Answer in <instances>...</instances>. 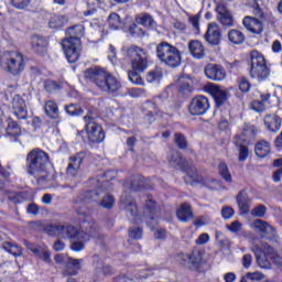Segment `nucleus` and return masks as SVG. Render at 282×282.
Returning a JSON list of instances; mask_svg holds the SVG:
<instances>
[{"mask_svg":"<svg viewBox=\"0 0 282 282\" xmlns=\"http://www.w3.org/2000/svg\"><path fill=\"white\" fill-rule=\"evenodd\" d=\"M121 52L124 61H130L131 70L128 72L130 83L144 87V79L140 74L149 68V52L135 44L123 46Z\"/></svg>","mask_w":282,"mask_h":282,"instance_id":"nucleus-1","label":"nucleus"},{"mask_svg":"<svg viewBox=\"0 0 282 282\" xmlns=\"http://www.w3.org/2000/svg\"><path fill=\"white\" fill-rule=\"evenodd\" d=\"M84 78L87 83L95 85L104 94L118 96L122 89V82L113 74L100 66H93L84 72Z\"/></svg>","mask_w":282,"mask_h":282,"instance_id":"nucleus-2","label":"nucleus"},{"mask_svg":"<svg viewBox=\"0 0 282 282\" xmlns=\"http://www.w3.org/2000/svg\"><path fill=\"white\" fill-rule=\"evenodd\" d=\"M68 37L62 40V50L68 63H76L80 58V39L85 36V25L75 24L66 30Z\"/></svg>","mask_w":282,"mask_h":282,"instance_id":"nucleus-3","label":"nucleus"},{"mask_svg":"<svg viewBox=\"0 0 282 282\" xmlns=\"http://www.w3.org/2000/svg\"><path fill=\"white\" fill-rule=\"evenodd\" d=\"M167 162L172 169L186 173L187 176L184 177L185 184H189L191 186H194V184H199V174L197 173V167L188 163V161L182 156V152L178 150H173L167 158Z\"/></svg>","mask_w":282,"mask_h":282,"instance_id":"nucleus-4","label":"nucleus"},{"mask_svg":"<svg viewBox=\"0 0 282 282\" xmlns=\"http://www.w3.org/2000/svg\"><path fill=\"white\" fill-rule=\"evenodd\" d=\"M84 129L77 131V138L82 139V142H88V144H101L105 142L106 133L102 126L96 122V118L91 116L84 117Z\"/></svg>","mask_w":282,"mask_h":282,"instance_id":"nucleus-5","label":"nucleus"},{"mask_svg":"<svg viewBox=\"0 0 282 282\" xmlns=\"http://www.w3.org/2000/svg\"><path fill=\"white\" fill-rule=\"evenodd\" d=\"M0 67L11 76H19L25 70V57L19 51H4L0 56Z\"/></svg>","mask_w":282,"mask_h":282,"instance_id":"nucleus-6","label":"nucleus"},{"mask_svg":"<svg viewBox=\"0 0 282 282\" xmlns=\"http://www.w3.org/2000/svg\"><path fill=\"white\" fill-rule=\"evenodd\" d=\"M156 58L166 65V67H171L175 69L182 65V52L177 46L163 41L156 45Z\"/></svg>","mask_w":282,"mask_h":282,"instance_id":"nucleus-7","label":"nucleus"},{"mask_svg":"<svg viewBox=\"0 0 282 282\" xmlns=\"http://www.w3.org/2000/svg\"><path fill=\"white\" fill-rule=\"evenodd\" d=\"M25 164L29 175H34L35 173H47L50 154L41 148H35L26 154Z\"/></svg>","mask_w":282,"mask_h":282,"instance_id":"nucleus-8","label":"nucleus"},{"mask_svg":"<svg viewBox=\"0 0 282 282\" xmlns=\"http://www.w3.org/2000/svg\"><path fill=\"white\" fill-rule=\"evenodd\" d=\"M253 252L256 254V261L262 270H270L272 263L278 268H282V257L276 253V250L272 246L265 245L264 249L254 246Z\"/></svg>","mask_w":282,"mask_h":282,"instance_id":"nucleus-9","label":"nucleus"},{"mask_svg":"<svg viewBox=\"0 0 282 282\" xmlns=\"http://www.w3.org/2000/svg\"><path fill=\"white\" fill-rule=\"evenodd\" d=\"M249 76L252 78H258V80H263L270 76V68H268V63L265 57L259 51H251L249 54Z\"/></svg>","mask_w":282,"mask_h":282,"instance_id":"nucleus-10","label":"nucleus"},{"mask_svg":"<svg viewBox=\"0 0 282 282\" xmlns=\"http://www.w3.org/2000/svg\"><path fill=\"white\" fill-rule=\"evenodd\" d=\"M210 109V100L204 95H196L188 104L189 116H206Z\"/></svg>","mask_w":282,"mask_h":282,"instance_id":"nucleus-11","label":"nucleus"},{"mask_svg":"<svg viewBox=\"0 0 282 282\" xmlns=\"http://www.w3.org/2000/svg\"><path fill=\"white\" fill-rule=\"evenodd\" d=\"M203 89L206 94L212 96L217 109H219V107H224L228 101V91L221 89V86L217 84L207 83Z\"/></svg>","mask_w":282,"mask_h":282,"instance_id":"nucleus-12","label":"nucleus"},{"mask_svg":"<svg viewBox=\"0 0 282 282\" xmlns=\"http://www.w3.org/2000/svg\"><path fill=\"white\" fill-rule=\"evenodd\" d=\"M11 109L18 120H28V105H25V99L21 95H14Z\"/></svg>","mask_w":282,"mask_h":282,"instance_id":"nucleus-13","label":"nucleus"},{"mask_svg":"<svg viewBox=\"0 0 282 282\" xmlns=\"http://www.w3.org/2000/svg\"><path fill=\"white\" fill-rule=\"evenodd\" d=\"M193 91H195V86H193L191 78L181 77L176 84L177 98H181V100H186V98H191Z\"/></svg>","mask_w":282,"mask_h":282,"instance_id":"nucleus-14","label":"nucleus"},{"mask_svg":"<svg viewBox=\"0 0 282 282\" xmlns=\"http://www.w3.org/2000/svg\"><path fill=\"white\" fill-rule=\"evenodd\" d=\"M204 72L206 78L215 83H220V80H225L226 78V68L219 64H207Z\"/></svg>","mask_w":282,"mask_h":282,"instance_id":"nucleus-15","label":"nucleus"},{"mask_svg":"<svg viewBox=\"0 0 282 282\" xmlns=\"http://www.w3.org/2000/svg\"><path fill=\"white\" fill-rule=\"evenodd\" d=\"M44 113L47 116V118L54 120L55 127H58V124L63 122V119L61 118V110H58V104H56L54 100L45 101Z\"/></svg>","mask_w":282,"mask_h":282,"instance_id":"nucleus-16","label":"nucleus"},{"mask_svg":"<svg viewBox=\"0 0 282 282\" xmlns=\"http://www.w3.org/2000/svg\"><path fill=\"white\" fill-rule=\"evenodd\" d=\"M242 25L246 28L247 32H250L251 34H262L264 30L263 22L250 15L243 18Z\"/></svg>","mask_w":282,"mask_h":282,"instance_id":"nucleus-17","label":"nucleus"},{"mask_svg":"<svg viewBox=\"0 0 282 282\" xmlns=\"http://www.w3.org/2000/svg\"><path fill=\"white\" fill-rule=\"evenodd\" d=\"M254 155L259 158V160H265V158H270L272 155V144L265 139H260L254 143Z\"/></svg>","mask_w":282,"mask_h":282,"instance_id":"nucleus-18","label":"nucleus"},{"mask_svg":"<svg viewBox=\"0 0 282 282\" xmlns=\"http://www.w3.org/2000/svg\"><path fill=\"white\" fill-rule=\"evenodd\" d=\"M205 41L209 45H219L221 43V29L216 23H209L205 33Z\"/></svg>","mask_w":282,"mask_h":282,"instance_id":"nucleus-19","label":"nucleus"},{"mask_svg":"<svg viewBox=\"0 0 282 282\" xmlns=\"http://www.w3.org/2000/svg\"><path fill=\"white\" fill-rule=\"evenodd\" d=\"M94 202H100L99 189H90L82 192L77 198L73 199V204H94Z\"/></svg>","mask_w":282,"mask_h":282,"instance_id":"nucleus-20","label":"nucleus"},{"mask_svg":"<svg viewBox=\"0 0 282 282\" xmlns=\"http://www.w3.org/2000/svg\"><path fill=\"white\" fill-rule=\"evenodd\" d=\"M264 127L270 133H278L281 130L282 119L276 113H270L264 116Z\"/></svg>","mask_w":282,"mask_h":282,"instance_id":"nucleus-21","label":"nucleus"},{"mask_svg":"<svg viewBox=\"0 0 282 282\" xmlns=\"http://www.w3.org/2000/svg\"><path fill=\"white\" fill-rule=\"evenodd\" d=\"M188 50L189 54L193 56V58H196V61H202L206 57V46H204V43L198 40H192L188 42Z\"/></svg>","mask_w":282,"mask_h":282,"instance_id":"nucleus-22","label":"nucleus"},{"mask_svg":"<svg viewBox=\"0 0 282 282\" xmlns=\"http://www.w3.org/2000/svg\"><path fill=\"white\" fill-rule=\"evenodd\" d=\"M31 47L35 54L45 56L47 54V40L41 35H33L31 37Z\"/></svg>","mask_w":282,"mask_h":282,"instance_id":"nucleus-23","label":"nucleus"},{"mask_svg":"<svg viewBox=\"0 0 282 282\" xmlns=\"http://www.w3.org/2000/svg\"><path fill=\"white\" fill-rule=\"evenodd\" d=\"M144 215L149 217L151 221H155L158 215H160L158 202L153 199V195L151 194L148 195V199L144 204Z\"/></svg>","mask_w":282,"mask_h":282,"instance_id":"nucleus-24","label":"nucleus"},{"mask_svg":"<svg viewBox=\"0 0 282 282\" xmlns=\"http://www.w3.org/2000/svg\"><path fill=\"white\" fill-rule=\"evenodd\" d=\"M67 23H69V18H67V15L54 13L48 20V28L55 30V32H61V30L65 29Z\"/></svg>","mask_w":282,"mask_h":282,"instance_id":"nucleus-25","label":"nucleus"},{"mask_svg":"<svg viewBox=\"0 0 282 282\" xmlns=\"http://www.w3.org/2000/svg\"><path fill=\"white\" fill-rule=\"evenodd\" d=\"M236 202L241 215H248L250 213V202H252V199H250L246 189L238 193Z\"/></svg>","mask_w":282,"mask_h":282,"instance_id":"nucleus-26","label":"nucleus"},{"mask_svg":"<svg viewBox=\"0 0 282 282\" xmlns=\"http://www.w3.org/2000/svg\"><path fill=\"white\" fill-rule=\"evenodd\" d=\"M64 232L66 234L67 239H74L75 241H89V235L85 231L78 230L75 226H64Z\"/></svg>","mask_w":282,"mask_h":282,"instance_id":"nucleus-27","label":"nucleus"},{"mask_svg":"<svg viewBox=\"0 0 282 282\" xmlns=\"http://www.w3.org/2000/svg\"><path fill=\"white\" fill-rule=\"evenodd\" d=\"M176 217L180 219V221L187 223L195 217L193 214V207H191V204L184 203L180 206V208L176 210Z\"/></svg>","mask_w":282,"mask_h":282,"instance_id":"nucleus-28","label":"nucleus"},{"mask_svg":"<svg viewBox=\"0 0 282 282\" xmlns=\"http://www.w3.org/2000/svg\"><path fill=\"white\" fill-rule=\"evenodd\" d=\"M217 12H218L219 23H221L227 28H232V25H235V19L232 18V14L230 13V11L226 9V7H219L217 9Z\"/></svg>","mask_w":282,"mask_h":282,"instance_id":"nucleus-29","label":"nucleus"},{"mask_svg":"<svg viewBox=\"0 0 282 282\" xmlns=\"http://www.w3.org/2000/svg\"><path fill=\"white\" fill-rule=\"evenodd\" d=\"M42 230L48 237H61V235H65V225L46 224L43 225Z\"/></svg>","mask_w":282,"mask_h":282,"instance_id":"nucleus-30","label":"nucleus"},{"mask_svg":"<svg viewBox=\"0 0 282 282\" xmlns=\"http://www.w3.org/2000/svg\"><path fill=\"white\" fill-rule=\"evenodd\" d=\"M8 138L13 142H19V138H21V126L17 121H10L6 129Z\"/></svg>","mask_w":282,"mask_h":282,"instance_id":"nucleus-31","label":"nucleus"},{"mask_svg":"<svg viewBox=\"0 0 282 282\" xmlns=\"http://www.w3.org/2000/svg\"><path fill=\"white\" fill-rule=\"evenodd\" d=\"M80 270V260L68 258V261L65 263V274L67 276H76Z\"/></svg>","mask_w":282,"mask_h":282,"instance_id":"nucleus-32","label":"nucleus"},{"mask_svg":"<svg viewBox=\"0 0 282 282\" xmlns=\"http://www.w3.org/2000/svg\"><path fill=\"white\" fill-rule=\"evenodd\" d=\"M227 39L232 45H241L246 41V35L238 29H231L227 33Z\"/></svg>","mask_w":282,"mask_h":282,"instance_id":"nucleus-33","label":"nucleus"},{"mask_svg":"<svg viewBox=\"0 0 282 282\" xmlns=\"http://www.w3.org/2000/svg\"><path fill=\"white\" fill-rule=\"evenodd\" d=\"M270 98H272V95H270V93L260 95V100H253L251 102V109H253V111H257L258 113L265 111V102H268Z\"/></svg>","mask_w":282,"mask_h":282,"instance_id":"nucleus-34","label":"nucleus"},{"mask_svg":"<svg viewBox=\"0 0 282 282\" xmlns=\"http://www.w3.org/2000/svg\"><path fill=\"white\" fill-rule=\"evenodd\" d=\"M126 210L129 213L130 217H132V224L138 225L142 221V215H140L138 210V205L135 202H130L126 205Z\"/></svg>","mask_w":282,"mask_h":282,"instance_id":"nucleus-35","label":"nucleus"},{"mask_svg":"<svg viewBox=\"0 0 282 282\" xmlns=\"http://www.w3.org/2000/svg\"><path fill=\"white\" fill-rule=\"evenodd\" d=\"M43 85L46 94H58L63 89V83L54 79H45Z\"/></svg>","mask_w":282,"mask_h":282,"instance_id":"nucleus-36","label":"nucleus"},{"mask_svg":"<svg viewBox=\"0 0 282 282\" xmlns=\"http://www.w3.org/2000/svg\"><path fill=\"white\" fill-rule=\"evenodd\" d=\"M2 248L6 250V252H9V254H12L13 257H21V254H23V248L12 242H3Z\"/></svg>","mask_w":282,"mask_h":282,"instance_id":"nucleus-37","label":"nucleus"},{"mask_svg":"<svg viewBox=\"0 0 282 282\" xmlns=\"http://www.w3.org/2000/svg\"><path fill=\"white\" fill-rule=\"evenodd\" d=\"M218 173L220 177L227 182V184H232V174H230V170L228 169V164L221 161L218 164Z\"/></svg>","mask_w":282,"mask_h":282,"instance_id":"nucleus-38","label":"nucleus"},{"mask_svg":"<svg viewBox=\"0 0 282 282\" xmlns=\"http://www.w3.org/2000/svg\"><path fill=\"white\" fill-rule=\"evenodd\" d=\"M174 143L181 151H186V149H188V139H186V135L182 132L174 133Z\"/></svg>","mask_w":282,"mask_h":282,"instance_id":"nucleus-39","label":"nucleus"},{"mask_svg":"<svg viewBox=\"0 0 282 282\" xmlns=\"http://www.w3.org/2000/svg\"><path fill=\"white\" fill-rule=\"evenodd\" d=\"M108 25L110 30H120L122 25V20H120V14L112 12L108 17Z\"/></svg>","mask_w":282,"mask_h":282,"instance_id":"nucleus-40","label":"nucleus"},{"mask_svg":"<svg viewBox=\"0 0 282 282\" xmlns=\"http://www.w3.org/2000/svg\"><path fill=\"white\" fill-rule=\"evenodd\" d=\"M86 158H87V152L85 151L77 152L76 154L69 156V162H70L69 164H73L74 166H77L80 169Z\"/></svg>","mask_w":282,"mask_h":282,"instance_id":"nucleus-41","label":"nucleus"},{"mask_svg":"<svg viewBox=\"0 0 282 282\" xmlns=\"http://www.w3.org/2000/svg\"><path fill=\"white\" fill-rule=\"evenodd\" d=\"M101 208H105L106 210H111L113 206H116V197L111 194H106L104 198L98 203Z\"/></svg>","mask_w":282,"mask_h":282,"instance_id":"nucleus-42","label":"nucleus"},{"mask_svg":"<svg viewBox=\"0 0 282 282\" xmlns=\"http://www.w3.org/2000/svg\"><path fill=\"white\" fill-rule=\"evenodd\" d=\"M189 263L194 270H199L202 268V253L199 251H193L189 257Z\"/></svg>","mask_w":282,"mask_h":282,"instance_id":"nucleus-43","label":"nucleus"},{"mask_svg":"<svg viewBox=\"0 0 282 282\" xmlns=\"http://www.w3.org/2000/svg\"><path fill=\"white\" fill-rule=\"evenodd\" d=\"M65 111L66 113H68V116H72V117L83 116V113H85V111L80 106H78V104H70L66 106Z\"/></svg>","mask_w":282,"mask_h":282,"instance_id":"nucleus-44","label":"nucleus"},{"mask_svg":"<svg viewBox=\"0 0 282 282\" xmlns=\"http://www.w3.org/2000/svg\"><path fill=\"white\" fill-rule=\"evenodd\" d=\"M250 158V148L246 144L238 145V162H246Z\"/></svg>","mask_w":282,"mask_h":282,"instance_id":"nucleus-45","label":"nucleus"},{"mask_svg":"<svg viewBox=\"0 0 282 282\" xmlns=\"http://www.w3.org/2000/svg\"><path fill=\"white\" fill-rule=\"evenodd\" d=\"M144 186V176L142 175H134L130 181V188L132 191H140Z\"/></svg>","mask_w":282,"mask_h":282,"instance_id":"nucleus-46","label":"nucleus"},{"mask_svg":"<svg viewBox=\"0 0 282 282\" xmlns=\"http://www.w3.org/2000/svg\"><path fill=\"white\" fill-rule=\"evenodd\" d=\"M142 235H144L142 227H130L128 229V236L130 237V239H134V241H139V239H142Z\"/></svg>","mask_w":282,"mask_h":282,"instance_id":"nucleus-47","label":"nucleus"},{"mask_svg":"<svg viewBox=\"0 0 282 282\" xmlns=\"http://www.w3.org/2000/svg\"><path fill=\"white\" fill-rule=\"evenodd\" d=\"M28 192H19L9 196V200L12 202V204H23V202L28 199Z\"/></svg>","mask_w":282,"mask_h":282,"instance_id":"nucleus-48","label":"nucleus"},{"mask_svg":"<svg viewBox=\"0 0 282 282\" xmlns=\"http://www.w3.org/2000/svg\"><path fill=\"white\" fill-rule=\"evenodd\" d=\"M145 80L148 83H158L162 80V72L158 69L150 70L145 76Z\"/></svg>","mask_w":282,"mask_h":282,"instance_id":"nucleus-49","label":"nucleus"},{"mask_svg":"<svg viewBox=\"0 0 282 282\" xmlns=\"http://www.w3.org/2000/svg\"><path fill=\"white\" fill-rule=\"evenodd\" d=\"M238 87L242 94H248L252 88V84H250V80H248L247 77H240L238 79Z\"/></svg>","mask_w":282,"mask_h":282,"instance_id":"nucleus-50","label":"nucleus"},{"mask_svg":"<svg viewBox=\"0 0 282 282\" xmlns=\"http://www.w3.org/2000/svg\"><path fill=\"white\" fill-rule=\"evenodd\" d=\"M139 23L144 28H153L155 25V20L149 13H144L141 18H139Z\"/></svg>","mask_w":282,"mask_h":282,"instance_id":"nucleus-51","label":"nucleus"},{"mask_svg":"<svg viewBox=\"0 0 282 282\" xmlns=\"http://www.w3.org/2000/svg\"><path fill=\"white\" fill-rule=\"evenodd\" d=\"M253 226L254 228H257V230H260L262 235H265V232H268V228H272L270 224H268V221H264L262 219H256L253 221Z\"/></svg>","mask_w":282,"mask_h":282,"instance_id":"nucleus-52","label":"nucleus"},{"mask_svg":"<svg viewBox=\"0 0 282 282\" xmlns=\"http://www.w3.org/2000/svg\"><path fill=\"white\" fill-rule=\"evenodd\" d=\"M128 32L129 34H131V36H144L145 32L144 30H142V28H140L138 24L133 23L132 25H130L128 28Z\"/></svg>","mask_w":282,"mask_h":282,"instance_id":"nucleus-53","label":"nucleus"},{"mask_svg":"<svg viewBox=\"0 0 282 282\" xmlns=\"http://www.w3.org/2000/svg\"><path fill=\"white\" fill-rule=\"evenodd\" d=\"M32 3V0H11V6L17 10H25Z\"/></svg>","mask_w":282,"mask_h":282,"instance_id":"nucleus-54","label":"nucleus"},{"mask_svg":"<svg viewBox=\"0 0 282 282\" xmlns=\"http://www.w3.org/2000/svg\"><path fill=\"white\" fill-rule=\"evenodd\" d=\"M265 213H268V207H265V205H258L256 206L252 212L251 215L253 217H265Z\"/></svg>","mask_w":282,"mask_h":282,"instance_id":"nucleus-55","label":"nucleus"},{"mask_svg":"<svg viewBox=\"0 0 282 282\" xmlns=\"http://www.w3.org/2000/svg\"><path fill=\"white\" fill-rule=\"evenodd\" d=\"M83 241H86V240H76V241H73L70 243V250H73V252H82V250H85V242Z\"/></svg>","mask_w":282,"mask_h":282,"instance_id":"nucleus-56","label":"nucleus"},{"mask_svg":"<svg viewBox=\"0 0 282 282\" xmlns=\"http://www.w3.org/2000/svg\"><path fill=\"white\" fill-rule=\"evenodd\" d=\"M210 241V235L204 232L195 240L196 246H206Z\"/></svg>","mask_w":282,"mask_h":282,"instance_id":"nucleus-57","label":"nucleus"},{"mask_svg":"<svg viewBox=\"0 0 282 282\" xmlns=\"http://www.w3.org/2000/svg\"><path fill=\"white\" fill-rule=\"evenodd\" d=\"M101 274H104V276H113V274H116V270H113L111 264H104L101 267Z\"/></svg>","mask_w":282,"mask_h":282,"instance_id":"nucleus-58","label":"nucleus"},{"mask_svg":"<svg viewBox=\"0 0 282 282\" xmlns=\"http://www.w3.org/2000/svg\"><path fill=\"white\" fill-rule=\"evenodd\" d=\"M221 217L224 219H231V217H235V209L232 207H224L221 209Z\"/></svg>","mask_w":282,"mask_h":282,"instance_id":"nucleus-59","label":"nucleus"},{"mask_svg":"<svg viewBox=\"0 0 282 282\" xmlns=\"http://www.w3.org/2000/svg\"><path fill=\"white\" fill-rule=\"evenodd\" d=\"M78 171H80V167L68 163V166L66 169V174L69 177H76V175H78Z\"/></svg>","mask_w":282,"mask_h":282,"instance_id":"nucleus-60","label":"nucleus"},{"mask_svg":"<svg viewBox=\"0 0 282 282\" xmlns=\"http://www.w3.org/2000/svg\"><path fill=\"white\" fill-rule=\"evenodd\" d=\"M252 265V254L250 253H246L242 257V267L245 268V270H249V268Z\"/></svg>","mask_w":282,"mask_h":282,"instance_id":"nucleus-61","label":"nucleus"},{"mask_svg":"<svg viewBox=\"0 0 282 282\" xmlns=\"http://www.w3.org/2000/svg\"><path fill=\"white\" fill-rule=\"evenodd\" d=\"M227 228L230 232H239V230H241V223L239 220H235Z\"/></svg>","mask_w":282,"mask_h":282,"instance_id":"nucleus-62","label":"nucleus"},{"mask_svg":"<svg viewBox=\"0 0 282 282\" xmlns=\"http://www.w3.org/2000/svg\"><path fill=\"white\" fill-rule=\"evenodd\" d=\"M26 213L29 215H39V205H36V203H31L26 208Z\"/></svg>","mask_w":282,"mask_h":282,"instance_id":"nucleus-63","label":"nucleus"},{"mask_svg":"<svg viewBox=\"0 0 282 282\" xmlns=\"http://www.w3.org/2000/svg\"><path fill=\"white\" fill-rule=\"evenodd\" d=\"M274 147L278 151H282V130L281 133L274 140Z\"/></svg>","mask_w":282,"mask_h":282,"instance_id":"nucleus-64","label":"nucleus"}]
</instances>
